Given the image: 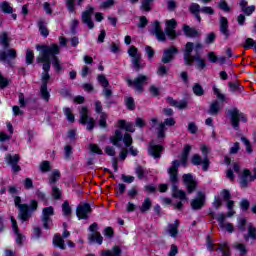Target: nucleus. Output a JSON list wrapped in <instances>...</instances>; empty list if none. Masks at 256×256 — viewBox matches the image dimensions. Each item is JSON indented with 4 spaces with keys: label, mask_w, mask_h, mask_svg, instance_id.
I'll return each instance as SVG.
<instances>
[{
    "label": "nucleus",
    "mask_w": 256,
    "mask_h": 256,
    "mask_svg": "<svg viewBox=\"0 0 256 256\" xmlns=\"http://www.w3.org/2000/svg\"><path fill=\"white\" fill-rule=\"evenodd\" d=\"M255 179H256V169H254L253 176H251V171L249 169H245L242 175L240 176V186L243 189H245L249 187V183H251V181H255Z\"/></svg>",
    "instance_id": "nucleus-12"
},
{
    "label": "nucleus",
    "mask_w": 256,
    "mask_h": 256,
    "mask_svg": "<svg viewBox=\"0 0 256 256\" xmlns=\"http://www.w3.org/2000/svg\"><path fill=\"white\" fill-rule=\"evenodd\" d=\"M36 49L37 51H41L40 56L37 57V62L44 63L42 66L43 72L41 76V97L42 99H44V101H49V97H51V94H49V91L47 90V83H49V79H51V76L49 75V71L51 70V59L53 67L55 68L57 73H59V71L63 69V67L61 66V62L57 57V55L61 53V48H59V45L57 44H52L50 46H37Z\"/></svg>",
    "instance_id": "nucleus-1"
},
{
    "label": "nucleus",
    "mask_w": 256,
    "mask_h": 256,
    "mask_svg": "<svg viewBox=\"0 0 256 256\" xmlns=\"http://www.w3.org/2000/svg\"><path fill=\"white\" fill-rule=\"evenodd\" d=\"M194 95L197 97H202V95H205V90H203V86L200 84H195L192 88Z\"/></svg>",
    "instance_id": "nucleus-43"
},
{
    "label": "nucleus",
    "mask_w": 256,
    "mask_h": 256,
    "mask_svg": "<svg viewBox=\"0 0 256 256\" xmlns=\"http://www.w3.org/2000/svg\"><path fill=\"white\" fill-rule=\"evenodd\" d=\"M125 103H126V107H128L130 111H133V109H135V100H133L132 97L126 98Z\"/></svg>",
    "instance_id": "nucleus-56"
},
{
    "label": "nucleus",
    "mask_w": 256,
    "mask_h": 256,
    "mask_svg": "<svg viewBox=\"0 0 256 256\" xmlns=\"http://www.w3.org/2000/svg\"><path fill=\"white\" fill-rule=\"evenodd\" d=\"M183 181L188 189V193H193V191H195V187H197V182L195 181V178H193V175L184 174Z\"/></svg>",
    "instance_id": "nucleus-21"
},
{
    "label": "nucleus",
    "mask_w": 256,
    "mask_h": 256,
    "mask_svg": "<svg viewBox=\"0 0 256 256\" xmlns=\"http://www.w3.org/2000/svg\"><path fill=\"white\" fill-rule=\"evenodd\" d=\"M98 82L102 85V87H109V80L105 77V75H98Z\"/></svg>",
    "instance_id": "nucleus-55"
},
{
    "label": "nucleus",
    "mask_w": 256,
    "mask_h": 256,
    "mask_svg": "<svg viewBox=\"0 0 256 256\" xmlns=\"http://www.w3.org/2000/svg\"><path fill=\"white\" fill-rule=\"evenodd\" d=\"M228 115L230 117L231 125L233 129L239 130V121H243V123H247V117L243 114L239 109L232 108L228 111Z\"/></svg>",
    "instance_id": "nucleus-5"
},
{
    "label": "nucleus",
    "mask_w": 256,
    "mask_h": 256,
    "mask_svg": "<svg viewBox=\"0 0 256 256\" xmlns=\"http://www.w3.org/2000/svg\"><path fill=\"white\" fill-rule=\"evenodd\" d=\"M220 228L225 229L226 231H228V233H233V231H235V228L233 227V224L229 223V222H225V214L220 213L217 215L216 217Z\"/></svg>",
    "instance_id": "nucleus-19"
},
{
    "label": "nucleus",
    "mask_w": 256,
    "mask_h": 256,
    "mask_svg": "<svg viewBox=\"0 0 256 256\" xmlns=\"http://www.w3.org/2000/svg\"><path fill=\"white\" fill-rule=\"evenodd\" d=\"M64 115L67 117V120L70 123H73L75 121V116L73 115V112H71V108H64Z\"/></svg>",
    "instance_id": "nucleus-47"
},
{
    "label": "nucleus",
    "mask_w": 256,
    "mask_h": 256,
    "mask_svg": "<svg viewBox=\"0 0 256 256\" xmlns=\"http://www.w3.org/2000/svg\"><path fill=\"white\" fill-rule=\"evenodd\" d=\"M0 45H2L4 49H7V47H9V35L7 34V32H3L2 34H0Z\"/></svg>",
    "instance_id": "nucleus-41"
},
{
    "label": "nucleus",
    "mask_w": 256,
    "mask_h": 256,
    "mask_svg": "<svg viewBox=\"0 0 256 256\" xmlns=\"http://www.w3.org/2000/svg\"><path fill=\"white\" fill-rule=\"evenodd\" d=\"M233 247L238 251L239 256H247V246L245 244L235 243Z\"/></svg>",
    "instance_id": "nucleus-38"
},
{
    "label": "nucleus",
    "mask_w": 256,
    "mask_h": 256,
    "mask_svg": "<svg viewBox=\"0 0 256 256\" xmlns=\"http://www.w3.org/2000/svg\"><path fill=\"white\" fill-rule=\"evenodd\" d=\"M53 245L55 247H59V249L64 250L66 248L65 246V240H63V237L61 235L56 234L53 238Z\"/></svg>",
    "instance_id": "nucleus-35"
},
{
    "label": "nucleus",
    "mask_w": 256,
    "mask_h": 256,
    "mask_svg": "<svg viewBox=\"0 0 256 256\" xmlns=\"http://www.w3.org/2000/svg\"><path fill=\"white\" fill-rule=\"evenodd\" d=\"M179 165H181V162L179 160H174L172 162V166L168 169V174L170 176V181L173 183L172 185V195L176 199H180L181 201H185L187 199L185 191L179 190L177 187V183L179 181V178L177 177L179 173Z\"/></svg>",
    "instance_id": "nucleus-2"
},
{
    "label": "nucleus",
    "mask_w": 256,
    "mask_h": 256,
    "mask_svg": "<svg viewBox=\"0 0 256 256\" xmlns=\"http://www.w3.org/2000/svg\"><path fill=\"white\" fill-rule=\"evenodd\" d=\"M149 79V76L139 74L134 80L127 79L126 81L129 87H134L137 93H142L143 87L149 83Z\"/></svg>",
    "instance_id": "nucleus-3"
},
{
    "label": "nucleus",
    "mask_w": 256,
    "mask_h": 256,
    "mask_svg": "<svg viewBox=\"0 0 256 256\" xmlns=\"http://www.w3.org/2000/svg\"><path fill=\"white\" fill-rule=\"evenodd\" d=\"M216 251H220L222 253V256H231V247L227 242L218 244V248L216 249Z\"/></svg>",
    "instance_id": "nucleus-32"
},
{
    "label": "nucleus",
    "mask_w": 256,
    "mask_h": 256,
    "mask_svg": "<svg viewBox=\"0 0 256 256\" xmlns=\"http://www.w3.org/2000/svg\"><path fill=\"white\" fill-rule=\"evenodd\" d=\"M145 52L148 56V60L153 61V57H155V50H153V48H151V46H146Z\"/></svg>",
    "instance_id": "nucleus-53"
},
{
    "label": "nucleus",
    "mask_w": 256,
    "mask_h": 256,
    "mask_svg": "<svg viewBox=\"0 0 256 256\" xmlns=\"http://www.w3.org/2000/svg\"><path fill=\"white\" fill-rule=\"evenodd\" d=\"M220 33L224 35L225 39H229V20L226 17H220Z\"/></svg>",
    "instance_id": "nucleus-26"
},
{
    "label": "nucleus",
    "mask_w": 256,
    "mask_h": 256,
    "mask_svg": "<svg viewBox=\"0 0 256 256\" xmlns=\"http://www.w3.org/2000/svg\"><path fill=\"white\" fill-rule=\"evenodd\" d=\"M168 233L174 239L177 237V235H179V220H175L174 224L168 225Z\"/></svg>",
    "instance_id": "nucleus-30"
},
{
    "label": "nucleus",
    "mask_w": 256,
    "mask_h": 256,
    "mask_svg": "<svg viewBox=\"0 0 256 256\" xmlns=\"http://www.w3.org/2000/svg\"><path fill=\"white\" fill-rule=\"evenodd\" d=\"M152 34L155 35L159 41H165L166 39L165 32H163V28H161L159 21H155L152 24Z\"/></svg>",
    "instance_id": "nucleus-22"
},
{
    "label": "nucleus",
    "mask_w": 256,
    "mask_h": 256,
    "mask_svg": "<svg viewBox=\"0 0 256 256\" xmlns=\"http://www.w3.org/2000/svg\"><path fill=\"white\" fill-rule=\"evenodd\" d=\"M193 59H194V61H196V69H198L199 71H202V69L207 66L205 64V60L202 59L201 56H199V54H196L193 57Z\"/></svg>",
    "instance_id": "nucleus-39"
},
{
    "label": "nucleus",
    "mask_w": 256,
    "mask_h": 256,
    "mask_svg": "<svg viewBox=\"0 0 256 256\" xmlns=\"http://www.w3.org/2000/svg\"><path fill=\"white\" fill-rule=\"evenodd\" d=\"M153 0H143L141 4L142 11H151V4Z\"/></svg>",
    "instance_id": "nucleus-51"
},
{
    "label": "nucleus",
    "mask_w": 256,
    "mask_h": 256,
    "mask_svg": "<svg viewBox=\"0 0 256 256\" xmlns=\"http://www.w3.org/2000/svg\"><path fill=\"white\" fill-rule=\"evenodd\" d=\"M40 171H42V173H47L48 171H51V163H49V161H43L40 164Z\"/></svg>",
    "instance_id": "nucleus-50"
},
{
    "label": "nucleus",
    "mask_w": 256,
    "mask_h": 256,
    "mask_svg": "<svg viewBox=\"0 0 256 256\" xmlns=\"http://www.w3.org/2000/svg\"><path fill=\"white\" fill-rule=\"evenodd\" d=\"M167 125L168 127H173L175 125V119L168 118L164 120V123H160L158 127L156 128V137L158 141H161L162 139H165V131H167V128L165 127Z\"/></svg>",
    "instance_id": "nucleus-8"
},
{
    "label": "nucleus",
    "mask_w": 256,
    "mask_h": 256,
    "mask_svg": "<svg viewBox=\"0 0 256 256\" xmlns=\"http://www.w3.org/2000/svg\"><path fill=\"white\" fill-rule=\"evenodd\" d=\"M153 205V202L151 201V198L144 199L142 205L140 206V213H147L149 209H151Z\"/></svg>",
    "instance_id": "nucleus-37"
},
{
    "label": "nucleus",
    "mask_w": 256,
    "mask_h": 256,
    "mask_svg": "<svg viewBox=\"0 0 256 256\" xmlns=\"http://www.w3.org/2000/svg\"><path fill=\"white\" fill-rule=\"evenodd\" d=\"M80 123L82 125H87L88 131H93L95 127V119L89 117V109L87 107H82L80 110Z\"/></svg>",
    "instance_id": "nucleus-7"
},
{
    "label": "nucleus",
    "mask_w": 256,
    "mask_h": 256,
    "mask_svg": "<svg viewBox=\"0 0 256 256\" xmlns=\"http://www.w3.org/2000/svg\"><path fill=\"white\" fill-rule=\"evenodd\" d=\"M245 225H247V220L245 218L238 219V229L240 231H245Z\"/></svg>",
    "instance_id": "nucleus-62"
},
{
    "label": "nucleus",
    "mask_w": 256,
    "mask_h": 256,
    "mask_svg": "<svg viewBox=\"0 0 256 256\" xmlns=\"http://www.w3.org/2000/svg\"><path fill=\"white\" fill-rule=\"evenodd\" d=\"M91 205L84 203L79 205L76 209V215L78 219H89V215H91Z\"/></svg>",
    "instance_id": "nucleus-15"
},
{
    "label": "nucleus",
    "mask_w": 256,
    "mask_h": 256,
    "mask_svg": "<svg viewBox=\"0 0 256 256\" xmlns=\"http://www.w3.org/2000/svg\"><path fill=\"white\" fill-rule=\"evenodd\" d=\"M161 151H163V146L157 145L155 142H152L148 149L149 155L154 157V159H159V157H161Z\"/></svg>",
    "instance_id": "nucleus-25"
},
{
    "label": "nucleus",
    "mask_w": 256,
    "mask_h": 256,
    "mask_svg": "<svg viewBox=\"0 0 256 256\" xmlns=\"http://www.w3.org/2000/svg\"><path fill=\"white\" fill-rule=\"evenodd\" d=\"M176 27H177V21H175V19L166 21L165 33L167 37H169V39L173 40L177 37V32H175Z\"/></svg>",
    "instance_id": "nucleus-16"
},
{
    "label": "nucleus",
    "mask_w": 256,
    "mask_h": 256,
    "mask_svg": "<svg viewBox=\"0 0 256 256\" xmlns=\"http://www.w3.org/2000/svg\"><path fill=\"white\" fill-rule=\"evenodd\" d=\"M228 85L232 93H235V91H241L243 89V86L239 85L237 82H229Z\"/></svg>",
    "instance_id": "nucleus-49"
},
{
    "label": "nucleus",
    "mask_w": 256,
    "mask_h": 256,
    "mask_svg": "<svg viewBox=\"0 0 256 256\" xmlns=\"http://www.w3.org/2000/svg\"><path fill=\"white\" fill-rule=\"evenodd\" d=\"M15 206L19 209L18 216L22 221H27L29 219V205L27 204H21V197L16 196L14 198Z\"/></svg>",
    "instance_id": "nucleus-9"
},
{
    "label": "nucleus",
    "mask_w": 256,
    "mask_h": 256,
    "mask_svg": "<svg viewBox=\"0 0 256 256\" xmlns=\"http://www.w3.org/2000/svg\"><path fill=\"white\" fill-rule=\"evenodd\" d=\"M0 11H2V13L11 14L13 13V7H11L9 2L4 1L0 3Z\"/></svg>",
    "instance_id": "nucleus-40"
},
{
    "label": "nucleus",
    "mask_w": 256,
    "mask_h": 256,
    "mask_svg": "<svg viewBox=\"0 0 256 256\" xmlns=\"http://www.w3.org/2000/svg\"><path fill=\"white\" fill-rule=\"evenodd\" d=\"M93 11H95L93 6H87L86 10L82 12V23L87 25L88 29H93L95 27V23L93 22V19H91Z\"/></svg>",
    "instance_id": "nucleus-11"
},
{
    "label": "nucleus",
    "mask_w": 256,
    "mask_h": 256,
    "mask_svg": "<svg viewBox=\"0 0 256 256\" xmlns=\"http://www.w3.org/2000/svg\"><path fill=\"white\" fill-rule=\"evenodd\" d=\"M99 125L100 127H107V113L101 112L100 113V119H99Z\"/></svg>",
    "instance_id": "nucleus-52"
},
{
    "label": "nucleus",
    "mask_w": 256,
    "mask_h": 256,
    "mask_svg": "<svg viewBox=\"0 0 256 256\" xmlns=\"http://www.w3.org/2000/svg\"><path fill=\"white\" fill-rule=\"evenodd\" d=\"M62 211H63V215H65V217L71 215V206H69V202L65 201L62 204Z\"/></svg>",
    "instance_id": "nucleus-48"
},
{
    "label": "nucleus",
    "mask_w": 256,
    "mask_h": 256,
    "mask_svg": "<svg viewBox=\"0 0 256 256\" xmlns=\"http://www.w3.org/2000/svg\"><path fill=\"white\" fill-rule=\"evenodd\" d=\"M38 27H39V31L43 37L49 36V30L47 29V26L45 25V22H43V20H40L38 22Z\"/></svg>",
    "instance_id": "nucleus-42"
},
{
    "label": "nucleus",
    "mask_w": 256,
    "mask_h": 256,
    "mask_svg": "<svg viewBox=\"0 0 256 256\" xmlns=\"http://www.w3.org/2000/svg\"><path fill=\"white\" fill-rule=\"evenodd\" d=\"M35 61V54H33V50L27 49L26 51V64L31 65Z\"/></svg>",
    "instance_id": "nucleus-45"
},
{
    "label": "nucleus",
    "mask_w": 256,
    "mask_h": 256,
    "mask_svg": "<svg viewBox=\"0 0 256 256\" xmlns=\"http://www.w3.org/2000/svg\"><path fill=\"white\" fill-rule=\"evenodd\" d=\"M167 103L171 105L172 107H177V109H187V100H182L177 102V100H174L171 97L166 98Z\"/></svg>",
    "instance_id": "nucleus-27"
},
{
    "label": "nucleus",
    "mask_w": 256,
    "mask_h": 256,
    "mask_svg": "<svg viewBox=\"0 0 256 256\" xmlns=\"http://www.w3.org/2000/svg\"><path fill=\"white\" fill-rule=\"evenodd\" d=\"M254 45H255V40H253V38H247L244 45V49H251V47H254Z\"/></svg>",
    "instance_id": "nucleus-64"
},
{
    "label": "nucleus",
    "mask_w": 256,
    "mask_h": 256,
    "mask_svg": "<svg viewBox=\"0 0 256 256\" xmlns=\"http://www.w3.org/2000/svg\"><path fill=\"white\" fill-rule=\"evenodd\" d=\"M249 237L251 239H256V228L253 227V225L248 226V236H245L244 239L248 241Z\"/></svg>",
    "instance_id": "nucleus-44"
},
{
    "label": "nucleus",
    "mask_w": 256,
    "mask_h": 256,
    "mask_svg": "<svg viewBox=\"0 0 256 256\" xmlns=\"http://www.w3.org/2000/svg\"><path fill=\"white\" fill-rule=\"evenodd\" d=\"M52 195L54 199H60L61 198V190L57 188V186L52 187Z\"/></svg>",
    "instance_id": "nucleus-61"
},
{
    "label": "nucleus",
    "mask_w": 256,
    "mask_h": 256,
    "mask_svg": "<svg viewBox=\"0 0 256 256\" xmlns=\"http://www.w3.org/2000/svg\"><path fill=\"white\" fill-rule=\"evenodd\" d=\"M219 111H221V104H219V101L212 102L210 109L208 110L209 115H218Z\"/></svg>",
    "instance_id": "nucleus-36"
},
{
    "label": "nucleus",
    "mask_w": 256,
    "mask_h": 256,
    "mask_svg": "<svg viewBox=\"0 0 256 256\" xmlns=\"http://www.w3.org/2000/svg\"><path fill=\"white\" fill-rule=\"evenodd\" d=\"M19 159V155L17 154L14 156L11 154L6 155L5 161L8 163V165H11L12 171H14V173H19V171H21V167L17 165V163H19Z\"/></svg>",
    "instance_id": "nucleus-18"
},
{
    "label": "nucleus",
    "mask_w": 256,
    "mask_h": 256,
    "mask_svg": "<svg viewBox=\"0 0 256 256\" xmlns=\"http://www.w3.org/2000/svg\"><path fill=\"white\" fill-rule=\"evenodd\" d=\"M16 58H17V51L15 49H8L6 51L0 52V61H2V63H7V65L11 63V60Z\"/></svg>",
    "instance_id": "nucleus-17"
},
{
    "label": "nucleus",
    "mask_w": 256,
    "mask_h": 256,
    "mask_svg": "<svg viewBox=\"0 0 256 256\" xmlns=\"http://www.w3.org/2000/svg\"><path fill=\"white\" fill-rule=\"evenodd\" d=\"M183 31H184V34L186 35V37L195 38V37H199V35H200L199 31H197V29L191 28L188 25L183 26Z\"/></svg>",
    "instance_id": "nucleus-33"
},
{
    "label": "nucleus",
    "mask_w": 256,
    "mask_h": 256,
    "mask_svg": "<svg viewBox=\"0 0 256 256\" xmlns=\"http://www.w3.org/2000/svg\"><path fill=\"white\" fill-rule=\"evenodd\" d=\"M128 55L132 57V65L135 71L143 69V66L141 65V54H139V51L135 46L130 47V49L128 50Z\"/></svg>",
    "instance_id": "nucleus-10"
},
{
    "label": "nucleus",
    "mask_w": 256,
    "mask_h": 256,
    "mask_svg": "<svg viewBox=\"0 0 256 256\" xmlns=\"http://www.w3.org/2000/svg\"><path fill=\"white\" fill-rule=\"evenodd\" d=\"M11 223H12V230L14 231V234L16 235V243L17 245H23V239H25V236L19 232V226L17 225V220L13 216L10 217Z\"/></svg>",
    "instance_id": "nucleus-23"
},
{
    "label": "nucleus",
    "mask_w": 256,
    "mask_h": 256,
    "mask_svg": "<svg viewBox=\"0 0 256 256\" xmlns=\"http://www.w3.org/2000/svg\"><path fill=\"white\" fill-rule=\"evenodd\" d=\"M191 152V146L190 145H185L184 150L182 152L181 158H180V163L182 165H187V159L189 158V153Z\"/></svg>",
    "instance_id": "nucleus-34"
},
{
    "label": "nucleus",
    "mask_w": 256,
    "mask_h": 256,
    "mask_svg": "<svg viewBox=\"0 0 256 256\" xmlns=\"http://www.w3.org/2000/svg\"><path fill=\"white\" fill-rule=\"evenodd\" d=\"M121 141H123L125 147H131L133 143V138L131 134L126 133L123 137V134L120 130L115 131V135L111 138V143L116 147H121Z\"/></svg>",
    "instance_id": "nucleus-4"
},
{
    "label": "nucleus",
    "mask_w": 256,
    "mask_h": 256,
    "mask_svg": "<svg viewBox=\"0 0 256 256\" xmlns=\"http://www.w3.org/2000/svg\"><path fill=\"white\" fill-rule=\"evenodd\" d=\"M91 153H96V155H103V150L97 146V144H90Z\"/></svg>",
    "instance_id": "nucleus-54"
},
{
    "label": "nucleus",
    "mask_w": 256,
    "mask_h": 256,
    "mask_svg": "<svg viewBox=\"0 0 256 256\" xmlns=\"http://www.w3.org/2000/svg\"><path fill=\"white\" fill-rule=\"evenodd\" d=\"M147 171H145V169H143V167L138 166L136 168V175L138 177V179H143L146 175Z\"/></svg>",
    "instance_id": "nucleus-57"
},
{
    "label": "nucleus",
    "mask_w": 256,
    "mask_h": 256,
    "mask_svg": "<svg viewBox=\"0 0 256 256\" xmlns=\"http://www.w3.org/2000/svg\"><path fill=\"white\" fill-rule=\"evenodd\" d=\"M194 49V44L193 42H187L185 45V50H184V63L185 65H193V62L195 61V56H192L191 53H193Z\"/></svg>",
    "instance_id": "nucleus-13"
},
{
    "label": "nucleus",
    "mask_w": 256,
    "mask_h": 256,
    "mask_svg": "<svg viewBox=\"0 0 256 256\" xmlns=\"http://www.w3.org/2000/svg\"><path fill=\"white\" fill-rule=\"evenodd\" d=\"M205 205V193L198 192L197 198L191 201V207L194 211L201 209Z\"/></svg>",
    "instance_id": "nucleus-20"
},
{
    "label": "nucleus",
    "mask_w": 256,
    "mask_h": 256,
    "mask_svg": "<svg viewBox=\"0 0 256 256\" xmlns=\"http://www.w3.org/2000/svg\"><path fill=\"white\" fill-rule=\"evenodd\" d=\"M179 53V50L176 47H170L167 50L164 51V55L162 57V63L167 64L171 63V60L175 55Z\"/></svg>",
    "instance_id": "nucleus-24"
},
{
    "label": "nucleus",
    "mask_w": 256,
    "mask_h": 256,
    "mask_svg": "<svg viewBox=\"0 0 256 256\" xmlns=\"http://www.w3.org/2000/svg\"><path fill=\"white\" fill-rule=\"evenodd\" d=\"M55 215V211L53 210V207H46L42 211V222L44 229H51V226H49V223H51V217Z\"/></svg>",
    "instance_id": "nucleus-14"
},
{
    "label": "nucleus",
    "mask_w": 256,
    "mask_h": 256,
    "mask_svg": "<svg viewBox=\"0 0 256 256\" xmlns=\"http://www.w3.org/2000/svg\"><path fill=\"white\" fill-rule=\"evenodd\" d=\"M60 178H61V172H59V170H54L50 176L49 182L51 184L57 183V181H59Z\"/></svg>",
    "instance_id": "nucleus-46"
},
{
    "label": "nucleus",
    "mask_w": 256,
    "mask_h": 256,
    "mask_svg": "<svg viewBox=\"0 0 256 256\" xmlns=\"http://www.w3.org/2000/svg\"><path fill=\"white\" fill-rule=\"evenodd\" d=\"M149 91H150V94L153 96V97H159V87L155 86V85H151L149 87Z\"/></svg>",
    "instance_id": "nucleus-60"
},
{
    "label": "nucleus",
    "mask_w": 256,
    "mask_h": 256,
    "mask_svg": "<svg viewBox=\"0 0 256 256\" xmlns=\"http://www.w3.org/2000/svg\"><path fill=\"white\" fill-rule=\"evenodd\" d=\"M123 251L119 246H113L110 250H103L100 256H121Z\"/></svg>",
    "instance_id": "nucleus-28"
},
{
    "label": "nucleus",
    "mask_w": 256,
    "mask_h": 256,
    "mask_svg": "<svg viewBox=\"0 0 256 256\" xmlns=\"http://www.w3.org/2000/svg\"><path fill=\"white\" fill-rule=\"evenodd\" d=\"M118 127H120V129H125V131H129L130 133H135V126L131 122H126L125 120H119Z\"/></svg>",
    "instance_id": "nucleus-31"
},
{
    "label": "nucleus",
    "mask_w": 256,
    "mask_h": 256,
    "mask_svg": "<svg viewBox=\"0 0 256 256\" xmlns=\"http://www.w3.org/2000/svg\"><path fill=\"white\" fill-rule=\"evenodd\" d=\"M88 230L90 234L88 235V240L90 243H97L98 245H103V236L99 233V224L93 223L89 226Z\"/></svg>",
    "instance_id": "nucleus-6"
},
{
    "label": "nucleus",
    "mask_w": 256,
    "mask_h": 256,
    "mask_svg": "<svg viewBox=\"0 0 256 256\" xmlns=\"http://www.w3.org/2000/svg\"><path fill=\"white\" fill-rule=\"evenodd\" d=\"M214 95H216L217 99L220 101H225V94H221L219 88L213 86Z\"/></svg>",
    "instance_id": "nucleus-59"
},
{
    "label": "nucleus",
    "mask_w": 256,
    "mask_h": 256,
    "mask_svg": "<svg viewBox=\"0 0 256 256\" xmlns=\"http://www.w3.org/2000/svg\"><path fill=\"white\" fill-rule=\"evenodd\" d=\"M189 11L196 17L197 21L201 23V15H199V13H201V6L197 3H192L189 7Z\"/></svg>",
    "instance_id": "nucleus-29"
},
{
    "label": "nucleus",
    "mask_w": 256,
    "mask_h": 256,
    "mask_svg": "<svg viewBox=\"0 0 256 256\" xmlns=\"http://www.w3.org/2000/svg\"><path fill=\"white\" fill-rule=\"evenodd\" d=\"M115 234V232L113 231V228L111 227H106L104 229V235L105 237H109V239L113 238V235Z\"/></svg>",
    "instance_id": "nucleus-63"
},
{
    "label": "nucleus",
    "mask_w": 256,
    "mask_h": 256,
    "mask_svg": "<svg viewBox=\"0 0 256 256\" xmlns=\"http://www.w3.org/2000/svg\"><path fill=\"white\" fill-rule=\"evenodd\" d=\"M168 71H169V68H167V66L162 65L158 68L157 75H159V77H165Z\"/></svg>",
    "instance_id": "nucleus-58"
}]
</instances>
